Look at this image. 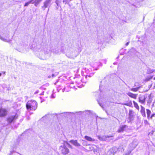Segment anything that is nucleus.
<instances>
[{
	"label": "nucleus",
	"mask_w": 155,
	"mask_h": 155,
	"mask_svg": "<svg viewBox=\"0 0 155 155\" xmlns=\"http://www.w3.org/2000/svg\"><path fill=\"white\" fill-rule=\"evenodd\" d=\"M38 91H35L34 93L35 94H37L38 93Z\"/></svg>",
	"instance_id": "nucleus-37"
},
{
	"label": "nucleus",
	"mask_w": 155,
	"mask_h": 155,
	"mask_svg": "<svg viewBox=\"0 0 155 155\" xmlns=\"http://www.w3.org/2000/svg\"><path fill=\"white\" fill-rule=\"evenodd\" d=\"M154 71H155V70H151L150 71V73H153Z\"/></svg>",
	"instance_id": "nucleus-35"
},
{
	"label": "nucleus",
	"mask_w": 155,
	"mask_h": 155,
	"mask_svg": "<svg viewBox=\"0 0 155 155\" xmlns=\"http://www.w3.org/2000/svg\"><path fill=\"white\" fill-rule=\"evenodd\" d=\"M128 127L127 126L124 125H120L117 130V132L118 133H122L124 131H126L128 129Z\"/></svg>",
	"instance_id": "nucleus-6"
},
{
	"label": "nucleus",
	"mask_w": 155,
	"mask_h": 155,
	"mask_svg": "<svg viewBox=\"0 0 155 155\" xmlns=\"http://www.w3.org/2000/svg\"><path fill=\"white\" fill-rule=\"evenodd\" d=\"M71 146L67 142L64 141L63 144L60 147V149L62 154L64 155L68 154L69 153V150L67 147H71Z\"/></svg>",
	"instance_id": "nucleus-2"
},
{
	"label": "nucleus",
	"mask_w": 155,
	"mask_h": 155,
	"mask_svg": "<svg viewBox=\"0 0 155 155\" xmlns=\"http://www.w3.org/2000/svg\"><path fill=\"white\" fill-rule=\"evenodd\" d=\"M155 116V114H152L151 118H152L153 117H154Z\"/></svg>",
	"instance_id": "nucleus-36"
},
{
	"label": "nucleus",
	"mask_w": 155,
	"mask_h": 155,
	"mask_svg": "<svg viewBox=\"0 0 155 155\" xmlns=\"http://www.w3.org/2000/svg\"><path fill=\"white\" fill-rule=\"evenodd\" d=\"M23 46H22V47L21 48H18V49L17 50L19 51V52H21L22 51H23Z\"/></svg>",
	"instance_id": "nucleus-28"
},
{
	"label": "nucleus",
	"mask_w": 155,
	"mask_h": 155,
	"mask_svg": "<svg viewBox=\"0 0 155 155\" xmlns=\"http://www.w3.org/2000/svg\"><path fill=\"white\" fill-rule=\"evenodd\" d=\"M98 104H99L102 107H103V105L102 104H101L99 102V101H98Z\"/></svg>",
	"instance_id": "nucleus-34"
},
{
	"label": "nucleus",
	"mask_w": 155,
	"mask_h": 155,
	"mask_svg": "<svg viewBox=\"0 0 155 155\" xmlns=\"http://www.w3.org/2000/svg\"><path fill=\"white\" fill-rule=\"evenodd\" d=\"M78 113H80V114H81L82 113L83 114H86L89 115L91 113V111L90 110H85L83 112L82 111H80L78 112H75L74 113L73 112H66L67 113H68V114H76Z\"/></svg>",
	"instance_id": "nucleus-13"
},
{
	"label": "nucleus",
	"mask_w": 155,
	"mask_h": 155,
	"mask_svg": "<svg viewBox=\"0 0 155 155\" xmlns=\"http://www.w3.org/2000/svg\"><path fill=\"white\" fill-rule=\"evenodd\" d=\"M7 113V110L2 108H0V117H3L6 116Z\"/></svg>",
	"instance_id": "nucleus-8"
},
{
	"label": "nucleus",
	"mask_w": 155,
	"mask_h": 155,
	"mask_svg": "<svg viewBox=\"0 0 155 155\" xmlns=\"http://www.w3.org/2000/svg\"><path fill=\"white\" fill-rule=\"evenodd\" d=\"M141 107V110H140V112L142 115V116L143 117H146V114L145 112V108L144 107L142 106V105L140 106Z\"/></svg>",
	"instance_id": "nucleus-14"
},
{
	"label": "nucleus",
	"mask_w": 155,
	"mask_h": 155,
	"mask_svg": "<svg viewBox=\"0 0 155 155\" xmlns=\"http://www.w3.org/2000/svg\"><path fill=\"white\" fill-rule=\"evenodd\" d=\"M129 42H127L126 44V46H127L129 45Z\"/></svg>",
	"instance_id": "nucleus-38"
},
{
	"label": "nucleus",
	"mask_w": 155,
	"mask_h": 155,
	"mask_svg": "<svg viewBox=\"0 0 155 155\" xmlns=\"http://www.w3.org/2000/svg\"><path fill=\"white\" fill-rule=\"evenodd\" d=\"M0 39L2 40V41L7 42H9L10 41V40L9 39V38H8L7 37H6V38H3L0 35Z\"/></svg>",
	"instance_id": "nucleus-18"
},
{
	"label": "nucleus",
	"mask_w": 155,
	"mask_h": 155,
	"mask_svg": "<svg viewBox=\"0 0 155 155\" xmlns=\"http://www.w3.org/2000/svg\"><path fill=\"white\" fill-rule=\"evenodd\" d=\"M131 150H129L125 154H124L123 155H130V154L131 153Z\"/></svg>",
	"instance_id": "nucleus-27"
},
{
	"label": "nucleus",
	"mask_w": 155,
	"mask_h": 155,
	"mask_svg": "<svg viewBox=\"0 0 155 155\" xmlns=\"http://www.w3.org/2000/svg\"><path fill=\"white\" fill-rule=\"evenodd\" d=\"M111 137H112V136H101L99 135L97 136V137L98 138V139L101 141H107V138Z\"/></svg>",
	"instance_id": "nucleus-11"
},
{
	"label": "nucleus",
	"mask_w": 155,
	"mask_h": 155,
	"mask_svg": "<svg viewBox=\"0 0 155 155\" xmlns=\"http://www.w3.org/2000/svg\"><path fill=\"white\" fill-rule=\"evenodd\" d=\"M71 50L72 49H71ZM66 55L68 58L73 59L76 57L77 55H76V54L75 51H73V50H68Z\"/></svg>",
	"instance_id": "nucleus-4"
},
{
	"label": "nucleus",
	"mask_w": 155,
	"mask_h": 155,
	"mask_svg": "<svg viewBox=\"0 0 155 155\" xmlns=\"http://www.w3.org/2000/svg\"><path fill=\"white\" fill-rule=\"evenodd\" d=\"M134 112L133 110H130L129 111V117L130 118H132L134 116Z\"/></svg>",
	"instance_id": "nucleus-20"
},
{
	"label": "nucleus",
	"mask_w": 155,
	"mask_h": 155,
	"mask_svg": "<svg viewBox=\"0 0 155 155\" xmlns=\"http://www.w3.org/2000/svg\"><path fill=\"white\" fill-rule=\"evenodd\" d=\"M146 98V97L144 95L140 96L138 98L139 101L141 104H144L145 103Z\"/></svg>",
	"instance_id": "nucleus-12"
},
{
	"label": "nucleus",
	"mask_w": 155,
	"mask_h": 155,
	"mask_svg": "<svg viewBox=\"0 0 155 155\" xmlns=\"http://www.w3.org/2000/svg\"><path fill=\"white\" fill-rule=\"evenodd\" d=\"M140 88V87H138L135 88H132L130 89V91H133L136 92L138 91V90Z\"/></svg>",
	"instance_id": "nucleus-22"
},
{
	"label": "nucleus",
	"mask_w": 155,
	"mask_h": 155,
	"mask_svg": "<svg viewBox=\"0 0 155 155\" xmlns=\"http://www.w3.org/2000/svg\"><path fill=\"white\" fill-rule=\"evenodd\" d=\"M84 138L87 140L89 141H93L95 140L92 138L91 137L86 136L84 137Z\"/></svg>",
	"instance_id": "nucleus-17"
},
{
	"label": "nucleus",
	"mask_w": 155,
	"mask_h": 155,
	"mask_svg": "<svg viewBox=\"0 0 155 155\" xmlns=\"http://www.w3.org/2000/svg\"><path fill=\"white\" fill-rule=\"evenodd\" d=\"M130 104H131V105H132V103H130Z\"/></svg>",
	"instance_id": "nucleus-47"
},
{
	"label": "nucleus",
	"mask_w": 155,
	"mask_h": 155,
	"mask_svg": "<svg viewBox=\"0 0 155 155\" xmlns=\"http://www.w3.org/2000/svg\"><path fill=\"white\" fill-rule=\"evenodd\" d=\"M37 107V102L34 100L28 101L26 104V107L28 110H35Z\"/></svg>",
	"instance_id": "nucleus-1"
},
{
	"label": "nucleus",
	"mask_w": 155,
	"mask_h": 155,
	"mask_svg": "<svg viewBox=\"0 0 155 155\" xmlns=\"http://www.w3.org/2000/svg\"><path fill=\"white\" fill-rule=\"evenodd\" d=\"M153 78V76H151L150 77V78H147L146 79V80L147 81H149L150 79H152Z\"/></svg>",
	"instance_id": "nucleus-32"
},
{
	"label": "nucleus",
	"mask_w": 155,
	"mask_h": 155,
	"mask_svg": "<svg viewBox=\"0 0 155 155\" xmlns=\"http://www.w3.org/2000/svg\"><path fill=\"white\" fill-rule=\"evenodd\" d=\"M133 102L134 103V107L137 110H139V107L138 106L136 102L135 101H133Z\"/></svg>",
	"instance_id": "nucleus-21"
},
{
	"label": "nucleus",
	"mask_w": 155,
	"mask_h": 155,
	"mask_svg": "<svg viewBox=\"0 0 155 155\" xmlns=\"http://www.w3.org/2000/svg\"><path fill=\"white\" fill-rule=\"evenodd\" d=\"M65 89V87H64L63 89H62V91L63 92H64Z\"/></svg>",
	"instance_id": "nucleus-39"
},
{
	"label": "nucleus",
	"mask_w": 155,
	"mask_h": 155,
	"mask_svg": "<svg viewBox=\"0 0 155 155\" xmlns=\"http://www.w3.org/2000/svg\"><path fill=\"white\" fill-rule=\"evenodd\" d=\"M127 94L130 97L135 99H136L137 96V94H133L132 93L130 92H128V93H127Z\"/></svg>",
	"instance_id": "nucleus-15"
},
{
	"label": "nucleus",
	"mask_w": 155,
	"mask_h": 155,
	"mask_svg": "<svg viewBox=\"0 0 155 155\" xmlns=\"http://www.w3.org/2000/svg\"><path fill=\"white\" fill-rule=\"evenodd\" d=\"M39 46L40 47H41V45H39Z\"/></svg>",
	"instance_id": "nucleus-45"
},
{
	"label": "nucleus",
	"mask_w": 155,
	"mask_h": 155,
	"mask_svg": "<svg viewBox=\"0 0 155 155\" xmlns=\"http://www.w3.org/2000/svg\"><path fill=\"white\" fill-rule=\"evenodd\" d=\"M117 150V149L115 147H113L110 150V152L114 155Z\"/></svg>",
	"instance_id": "nucleus-19"
},
{
	"label": "nucleus",
	"mask_w": 155,
	"mask_h": 155,
	"mask_svg": "<svg viewBox=\"0 0 155 155\" xmlns=\"http://www.w3.org/2000/svg\"><path fill=\"white\" fill-rule=\"evenodd\" d=\"M90 77V76H88V75H86L85 78H87V77Z\"/></svg>",
	"instance_id": "nucleus-40"
},
{
	"label": "nucleus",
	"mask_w": 155,
	"mask_h": 155,
	"mask_svg": "<svg viewBox=\"0 0 155 155\" xmlns=\"http://www.w3.org/2000/svg\"><path fill=\"white\" fill-rule=\"evenodd\" d=\"M146 110H147V117H148L150 116L151 112V111L150 110H149L148 109H147Z\"/></svg>",
	"instance_id": "nucleus-24"
},
{
	"label": "nucleus",
	"mask_w": 155,
	"mask_h": 155,
	"mask_svg": "<svg viewBox=\"0 0 155 155\" xmlns=\"http://www.w3.org/2000/svg\"><path fill=\"white\" fill-rule=\"evenodd\" d=\"M42 0H34L33 1L34 3L35 2L38 4H39Z\"/></svg>",
	"instance_id": "nucleus-25"
},
{
	"label": "nucleus",
	"mask_w": 155,
	"mask_h": 155,
	"mask_svg": "<svg viewBox=\"0 0 155 155\" xmlns=\"http://www.w3.org/2000/svg\"><path fill=\"white\" fill-rule=\"evenodd\" d=\"M53 114H48L43 117L41 119V120H48L52 118L53 117Z\"/></svg>",
	"instance_id": "nucleus-9"
},
{
	"label": "nucleus",
	"mask_w": 155,
	"mask_h": 155,
	"mask_svg": "<svg viewBox=\"0 0 155 155\" xmlns=\"http://www.w3.org/2000/svg\"><path fill=\"white\" fill-rule=\"evenodd\" d=\"M55 95H54V94H53L51 95V97L53 98H55Z\"/></svg>",
	"instance_id": "nucleus-31"
},
{
	"label": "nucleus",
	"mask_w": 155,
	"mask_h": 155,
	"mask_svg": "<svg viewBox=\"0 0 155 155\" xmlns=\"http://www.w3.org/2000/svg\"><path fill=\"white\" fill-rule=\"evenodd\" d=\"M153 80H155V77L153 78Z\"/></svg>",
	"instance_id": "nucleus-44"
},
{
	"label": "nucleus",
	"mask_w": 155,
	"mask_h": 155,
	"mask_svg": "<svg viewBox=\"0 0 155 155\" xmlns=\"http://www.w3.org/2000/svg\"><path fill=\"white\" fill-rule=\"evenodd\" d=\"M18 115L16 114L15 115H11L8 117L7 118V121L9 124L13 122L14 123L15 120L18 118Z\"/></svg>",
	"instance_id": "nucleus-5"
},
{
	"label": "nucleus",
	"mask_w": 155,
	"mask_h": 155,
	"mask_svg": "<svg viewBox=\"0 0 155 155\" xmlns=\"http://www.w3.org/2000/svg\"><path fill=\"white\" fill-rule=\"evenodd\" d=\"M52 0H45L43 2V5L41 7L43 10H44L46 8H48L47 13L49 11V8L52 5Z\"/></svg>",
	"instance_id": "nucleus-3"
},
{
	"label": "nucleus",
	"mask_w": 155,
	"mask_h": 155,
	"mask_svg": "<svg viewBox=\"0 0 155 155\" xmlns=\"http://www.w3.org/2000/svg\"><path fill=\"white\" fill-rule=\"evenodd\" d=\"M5 72H4V74H5Z\"/></svg>",
	"instance_id": "nucleus-46"
},
{
	"label": "nucleus",
	"mask_w": 155,
	"mask_h": 155,
	"mask_svg": "<svg viewBox=\"0 0 155 155\" xmlns=\"http://www.w3.org/2000/svg\"><path fill=\"white\" fill-rule=\"evenodd\" d=\"M63 51V50L60 46L55 48L53 50L52 52L56 54H60L61 52Z\"/></svg>",
	"instance_id": "nucleus-7"
},
{
	"label": "nucleus",
	"mask_w": 155,
	"mask_h": 155,
	"mask_svg": "<svg viewBox=\"0 0 155 155\" xmlns=\"http://www.w3.org/2000/svg\"><path fill=\"white\" fill-rule=\"evenodd\" d=\"M2 75V74L0 73V76H1Z\"/></svg>",
	"instance_id": "nucleus-43"
},
{
	"label": "nucleus",
	"mask_w": 155,
	"mask_h": 155,
	"mask_svg": "<svg viewBox=\"0 0 155 155\" xmlns=\"http://www.w3.org/2000/svg\"><path fill=\"white\" fill-rule=\"evenodd\" d=\"M125 105H127L129 106H130V104H126Z\"/></svg>",
	"instance_id": "nucleus-42"
},
{
	"label": "nucleus",
	"mask_w": 155,
	"mask_h": 155,
	"mask_svg": "<svg viewBox=\"0 0 155 155\" xmlns=\"http://www.w3.org/2000/svg\"><path fill=\"white\" fill-rule=\"evenodd\" d=\"M144 122L145 124H149L147 120H144Z\"/></svg>",
	"instance_id": "nucleus-30"
},
{
	"label": "nucleus",
	"mask_w": 155,
	"mask_h": 155,
	"mask_svg": "<svg viewBox=\"0 0 155 155\" xmlns=\"http://www.w3.org/2000/svg\"><path fill=\"white\" fill-rule=\"evenodd\" d=\"M72 0H63V2L65 4H69V3L70 2V1Z\"/></svg>",
	"instance_id": "nucleus-23"
},
{
	"label": "nucleus",
	"mask_w": 155,
	"mask_h": 155,
	"mask_svg": "<svg viewBox=\"0 0 155 155\" xmlns=\"http://www.w3.org/2000/svg\"><path fill=\"white\" fill-rule=\"evenodd\" d=\"M86 143V142H83V144L84 145L85 144H84V143Z\"/></svg>",
	"instance_id": "nucleus-41"
},
{
	"label": "nucleus",
	"mask_w": 155,
	"mask_h": 155,
	"mask_svg": "<svg viewBox=\"0 0 155 155\" xmlns=\"http://www.w3.org/2000/svg\"><path fill=\"white\" fill-rule=\"evenodd\" d=\"M70 142L76 147H83L78 142L77 140H71L70 141Z\"/></svg>",
	"instance_id": "nucleus-10"
},
{
	"label": "nucleus",
	"mask_w": 155,
	"mask_h": 155,
	"mask_svg": "<svg viewBox=\"0 0 155 155\" xmlns=\"http://www.w3.org/2000/svg\"><path fill=\"white\" fill-rule=\"evenodd\" d=\"M33 4H35V6H37L38 5V3H35V2H34V3H33Z\"/></svg>",
	"instance_id": "nucleus-33"
},
{
	"label": "nucleus",
	"mask_w": 155,
	"mask_h": 155,
	"mask_svg": "<svg viewBox=\"0 0 155 155\" xmlns=\"http://www.w3.org/2000/svg\"><path fill=\"white\" fill-rule=\"evenodd\" d=\"M55 3L57 4V6L56 7V8L58 9V4L60 2L59 1H58V0H56L55 2Z\"/></svg>",
	"instance_id": "nucleus-26"
},
{
	"label": "nucleus",
	"mask_w": 155,
	"mask_h": 155,
	"mask_svg": "<svg viewBox=\"0 0 155 155\" xmlns=\"http://www.w3.org/2000/svg\"><path fill=\"white\" fill-rule=\"evenodd\" d=\"M135 51V49L134 48H132L129 51L130 52H133Z\"/></svg>",
	"instance_id": "nucleus-29"
},
{
	"label": "nucleus",
	"mask_w": 155,
	"mask_h": 155,
	"mask_svg": "<svg viewBox=\"0 0 155 155\" xmlns=\"http://www.w3.org/2000/svg\"><path fill=\"white\" fill-rule=\"evenodd\" d=\"M137 144V143H136V142L134 141L130 144V146L132 147L131 151L136 147Z\"/></svg>",
	"instance_id": "nucleus-16"
}]
</instances>
